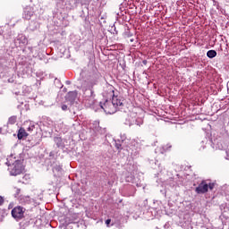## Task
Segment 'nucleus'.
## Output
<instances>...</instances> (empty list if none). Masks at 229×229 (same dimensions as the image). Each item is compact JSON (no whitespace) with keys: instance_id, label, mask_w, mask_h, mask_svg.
Instances as JSON below:
<instances>
[{"instance_id":"obj_10","label":"nucleus","mask_w":229,"mask_h":229,"mask_svg":"<svg viewBox=\"0 0 229 229\" xmlns=\"http://www.w3.org/2000/svg\"><path fill=\"white\" fill-rule=\"evenodd\" d=\"M33 15V9L31 7H26L23 11V19L30 21Z\"/></svg>"},{"instance_id":"obj_13","label":"nucleus","mask_w":229,"mask_h":229,"mask_svg":"<svg viewBox=\"0 0 229 229\" xmlns=\"http://www.w3.org/2000/svg\"><path fill=\"white\" fill-rule=\"evenodd\" d=\"M208 58H216L217 56V52L216 50H208L207 52Z\"/></svg>"},{"instance_id":"obj_3","label":"nucleus","mask_w":229,"mask_h":229,"mask_svg":"<svg viewBox=\"0 0 229 229\" xmlns=\"http://www.w3.org/2000/svg\"><path fill=\"white\" fill-rule=\"evenodd\" d=\"M12 158H13V155H11L5 162V165H8V171L11 176H19V174H22V173H24V165H22L24 160L16 159L15 161H13Z\"/></svg>"},{"instance_id":"obj_28","label":"nucleus","mask_w":229,"mask_h":229,"mask_svg":"<svg viewBox=\"0 0 229 229\" xmlns=\"http://www.w3.org/2000/svg\"><path fill=\"white\" fill-rule=\"evenodd\" d=\"M21 193V189H17L16 190V194H20Z\"/></svg>"},{"instance_id":"obj_18","label":"nucleus","mask_w":229,"mask_h":229,"mask_svg":"<svg viewBox=\"0 0 229 229\" xmlns=\"http://www.w3.org/2000/svg\"><path fill=\"white\" fill-rule=\"evenodd\" d=\"M53 171L54 172L55 171L56 173H62V166L56 165L53 166Z\"/></svg>"},{"instance_id":"obj_9","label":"nucleus","mask_w":229,"mask_h":229,"mask_svg":"<svg viewBox=\"0 0 229 229\" xmlns=\"http://www.w3.org/2000/svg\"><path fill=\"white\" fill-rule=\"evenodd\" d=\"M59 222L63 226H69V225H73L72 220L71 219V214L60 216Z\"/></svg>"},{"instance_id":"obj_32","label":"nucleus","mask_w":229,"mask_h":229,"mask_svg":"<svg viewBox=\"0 0 229 229\" xmlns=\"http://www.w3.org/2000/svg\"><path fill=\"white\" fill-rule=\"evenodd\" d=\"M2 130L0 129V133H1Z\"/></svg>"},{"instance_id":"obj_23","label":"nucleus","mask_w":229,"mask_h":229,"mask_svg":"<svg viewBox=\"0 0 229 229\" xmlns=\"http://www.w3.org/2000/svg\"><path fill=\"white\" fill-rule=\"evenodd\" d=\"M61 108L62 110H64V112H66V110H68L69 107L67 106V105H63Z\"/></svg>"},{"instance_id":"obj_26","label":"nucleus","mask_w":229,"mask_h":229,"mask_svg":"<svg viewBox=\"0 0 229 229\" xmlns=\"http://www.w3.org/2000/svg\"><path fill=\"white\" fill-rule=\"evenodd\" d=\"M110 223H112V220H111V219L106 220V226H110Z\"/></svg>"},{"instance_id":"obj_19","label":"nucleus","mask_w":229,"mask_h":229,"mask_svg":"<svg viewBox=\"0 0 229 229\" xmlns=\"http://www.w3.org/2000/svg\"><path fill=\"white\" fill-rule=\"evenodd\" d=\"M35 130V124L30 123V126L27 128V131H33Z\"/></svg>"},{"instance_id":"obj_16","label":"nucleus","mask_w":229,"mask_h":229,"mask_svg":"<svg viewBox=\"0 0 229 229\" xmlns=\"http://www.w3.org/2000/svg\"><path fill=\"white\" fill-rule=\"evenodd\" d=\"M17 123V116H11L8 120V124H15Z\"/></svg>"},{"instance_id":"obj_29","label":"nucleus","mask_w":229,"mask_h":229,"mask_svg":"<svg viewBox=\"0 0 229 229\" xmlns=\"http://www.w3.org/2000/svg\"><path fill=\"white\" fill-rule=\"evenodd\" d=\"M66 85H71V81H66Z\"/></svg>"},{"instance_id":"obj_27","label":"nucleus","mask_w":229,"mask_h":229,"mask_svg":"<svg viewBox=\"0 0 229 229\" xmlns=\"http://www.w3.org/2000/svg\"><path fill=\"white\" fill-rule=\"evenodd\" d=\"M49 157H55V152H50Z\"/></svg>"},{"instance_id":"obj_14","label":"nucleus","mask_w":229,"mask_h":229,"mask_svg":"<svg viewBox=\"0 0 229 229\" xmlns=\"http://www.w3.org/2000/svg\"><path fill=\"white\" fill-rule=\"evenodd\" d=\"M71 219H72V223H73V225H76V223H78L80 221V218H78V215H76V214H71Z\"/></svg>"},{"instance_id":"obj_4","label":"nucleus","mask_w":229,"mask_h":229,"mask_svg":"<svg viewBox=\"0 0 229 229\" xmlns=\"http://www.w3.org/2000/svg\"><path fill=\"white\" fill-rule=\"evenodd\" d=\"M76 99H78V91H70L67 93L66 101L71 103L69 110L73 115H76V112H78V102H76Z\"/></svg>"},{"instance_id":"obj_15","label":"nucleus","mask_w":229,"mask_h":229,"mask_svg":"<svg viewBox=\"0 0 229 229\" xmlns=\"http://www.w3.org/2000/svg\"><path fill=\"white\" fill-rule=\"evenodd\" d=\"M114 146H115L116 149H122L123 141L121 140H115Z\"/></svg>"},{"instance_id":"obj_12","label":"nucleus","mask_w":229,"mask_h":229,"mask_svg":"<svg viewBox=\"0 0 229 229\" xmlns=\"http://www.w3.org/2000/svg\"><path fill=\"white\" fill-rule=\"evenodd\" d=\"M17 137L19 140H22V139H26V137H28V132H26V130H24V128H20Z\"/></svg>"},{"instance_id":"obj_17","label":"nucleus","mask_w":229,"mask_h":229,"mask_svg":"<svg viewBox=\"0 0 229 229\" xmlns=\"http://www.w3.org/2000/svg\"><path fill=\"white\" fill-rule=\"evenodd\" d=\"M172 148H173V145H171V143H168L163 146V151H170Z\"/></svg>"},{"instance_id":"obj_5","label":"nucleus","mask_w":229,"mask_h":229,"mask_svg":"<svg viewBox=\"0 0 229 229\" xmlns=\"http://www.w3.org/2000/svg\"><path fill=\"white\" fill-rule=\"evenodd\" d=\"M24 212H26V209L21 206H17L14 208L12 209V216L16 221H21L22 217H24Z\"/></svg>"},{"instance_id":"obj_8","label":"nucleus","mask_w":229,"mask_h":229,"mask_svg":"<svg viewBox=\"0 0 229 229\" xmlns=\"http://www.w3.org/2000/svg\"><path fill=\"white\" fill-rule=\"evenodd\" d=\"M14 44L17 47L26 46L28 44V38L22 34H19L14 39Z\"/></svg>"},{"instance_id":"obj_7","label":"nucleus","mask_w":229,"mask_h":229,"mask_svg":"<svg viewBox=\"0 0 229 229\" xmlns=\"http://www.w3.org/2000/svg\"><path fill=\"white\" fill-rule=\"evenodd\" d=\"M19 201L21 205H35V199H31V197L26 195H21Z\"/></svg>"},{"instance_id":"obj_11","label":"nucleus","mask_w":229,"mask_h":229,"mask_svg":"<svg viewBox=\"0 0 229 229\" xmlns=\"http://www.w3.org/2000/svg\"><path fill=\"white\" fill-rule=\"evenodd\" d=\"M54 141L57 148H60L61 149H64V148H65V142L62 138L55 137Z\"/></svg>"},{"instance_id":"obj_22","label":"nucleus","mask_w":229,"mask_h":229,"mask_svg":"<svg viewBox=\"0 0 229 229\" xmlns=\"http://www.w3.org/2000/svg\"><path fill=\"white\" fill-rule=\"evenodd\" d=\"M208 189H210V191H212V190L214 189V183L209 182V183L208 184Z\"/></svg>"},{"instance_id":"obj_6","label":"nucleus","mask_w":229,"mask_h":229,"mask_svg":"<svg viewBox=\"0 0 229 229\" xmlns=\"http://www.w3.org/2000/svg\"><path fill=\"white\" fill-rule=\"evenodd\" d=\"M195 192H197V194H205L208 192V183H207L205 181H202L195 189Z\"/></svg>"},{"instance_id":"obj_30","label":"nucleus","mask_w":229,"mask_h":229,"mask_svg":"<svg viewBox=\"0 0 229 229\" xmlns=\"http://www.w3.org/2000/svg\"><path fill=\"white\" fill-rule=\"evenodd\" d=\"M146 64H148V61L144 60L143 64L146 65Z\"/></svg>"},{"instance_id":"obj_21","label":"nucleus","mask_w":229,"mask_h":229,"mask_svg":"<svg viewBox=\"0 0 229 229\" xmlns=\"http://www.w3.org/2000/svg\"><path fill=\"white\" fill-rule=\"evenodd\" d=\"M120 140H121L122 142H124V140H126V134H121V135H120Z\"/></svg>"},{"instance_id":"obj_31","label":"nucleus","mask_w":229,"mask_h":229,"mask_svg":"<svg viewBox=\"0 0 229 229\" xmlns=\"http://www.w3.org/2000/svg\"><path fill=\"white\" fill-rule=\"evenodd\" d=\"M131 42H133V39H131Z\"/></svg>"},{"instance_id":"obj_25","label":"nucleus","mask_w":229,"mask_h":229,"mask_svg":"<svg viewBox=\"0 0 229 229\" xmlns=\"http://www.w3.org/2000/svg\"><path fill=\"white\" fill-rule=\"evenodd\" d=\"M133 35L130 33V31H126L125 32V37H128V38H130V37H132Z\"/></svg>"},{"instance_id":"obj_2","label":"nucleus","mask_w":229,"mask_h":229,"mask_svg":"<svg viewBox=\"0 0 229 229\" xmlns=\"http://www.w3.org/2000/svg\"><path fill=\"white\" fill-rule=\"evenodd\" d=\"M110 98L112 99H106L104 102L99 103L100 108L104 110L106 114H115L119 110V106H123V101L119 97H115L114 90L109 92Z\"/></svg>"},{"instance_id":"obj_20","label":"nucleus","mask_w":229,"mask_h":229,"mask_svg":"<svg viewBox=\"0 0 229 229\" xmlns=\"http://www.w3.org/2000/svg\"><path fill=\"white\" fill-rule=\"evenodd\" d=\"M135 124H137V126H140V124H142V119H140V118L136 119Z\"/></svg>"},{"instance_id":"obj_1","label":"nucleus","mask_w":229,"mask_h":229,"mask_svg":"<svg viewBox=\"0 0 229 229\" xmlns=\"http://www.w3.org/2000/svg\"><path fill=\"white\" fill-rule=\"evenodd\" d=\"M98 83H99V75L93 73L89 76L88 81H85L81 84L83 101L89 106H92V105H94L96 98V94H94V87H96Z\"/></svg>"},{"instance_id":"obj_24","label":"nucleus","mask_w":229,"mask_h":229,"mask_svg":"<svg viewBox=\"0 0 229 229\" xmlns=\"http://www.w3.org/2000/svg\"><path fill=\"white\" fill-rule=\"evenodd\" d=\"M4 203V198L3 196H0V207Z\"/></svg>"}]
</instances>
